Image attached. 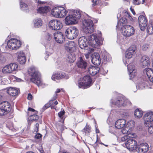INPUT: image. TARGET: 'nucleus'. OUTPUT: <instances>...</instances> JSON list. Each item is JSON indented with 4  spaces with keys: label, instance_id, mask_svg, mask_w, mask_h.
Listing matches in <instances>:
<instances>
[{
    "label": "nucleus",
    "instance_id": "b1692460",
    "mask_svg": "<svg viewBox=\"0 0 153 153\" xmlns=\"http://www.w3.org/2000/svg\"><path fill=\"white\" fill-rule=\"evenodd\" d=\"M77 67L81 69H85L87 67V63L81 57H80L76 63Z\"/></svg>",
    "mask_w": 153,
    "mask_h": 153
},
{
    "label": "nucleus",
    "instance_id": "7c9ffc66",
    "mask_svg": "<svg viewBox=\"0 0 153 153\" xmlns=\"http://www.w3.org/2000/svg\"><path fill=\"white\" fill-rule=\"evenodd\" d=\"M147 32L149 34L153 33V21L150 20L147 28Z\"/></svg>",
    "mask_w": 153,
    "mask_h": 153
},
{
    "label": "nucleus",
    "instance_id": "a18cd8bd",
    "mask_svg": "<svg viewBox=\"0 0 153 153\" xmlns=\"http://www.w3.org/2000/svg\"><path fill=\"white\" fill-rule=\"evenodd\" d=\"M136 70H133V71H131V72H129V75L131 78H133L136 75Z\"/></svg>",
    "mask_w": 153,
    "mask_h": 153
},
{
    "label": "nucleus",
    "instance_id": "de8ad7c7",
    "mask_svg": "<svg viewBox=\"0 0 153 153\" xmlns=\"http://www.w3.org/2000/svg\"><path fill=\"white\" fill-rule=\"evenodd\" d=\"M65 112L64 111V110L63 109V110L62 111L61 110L60 112L58 113V116L60 118H62L63 117V115L65 114Z\"/></svg>",
    "mask_w": 153,
    "mask_h": 153
},
{
    "label": "nucleus",
    "instance_id": "9b49d317",
    "mask_svg": "<svg viewBox=\"0 0 153 153\" xmlns=\"http://www.w3.org/2000/svg\"><path fill=\"white\" fill-rule=\"evenodd\" d=\"M122 34L126 37L131 36L134 33V28L131 26L126 25L121 27Z\"/></svg>",
    "mask_w": 153,
    "mask_h": 153
},
{
    "label": "nucleus",
    "instance_id": "39448f33",
    "mask_svg": "<svg viewBox=\"0 0 153 153\" xmlns=\"http://www.w3.org/2000/svg\"><path fill=\"white\" fill-rule=\"evenodd\" d=\"M110 102L119 107L130 105L131 104L128 100L120 96L113 98L111 100Z\"/></svg>",
    "mask_w": 153,
    "mask_h": 153
},
{
    "label": "nucleus",
    "instance_id": "6ab92c4d",
    "mask_svg": "<svg viewBox=\"0 0 153 153\" xmlns=\"http://www.w3.org/2000/svg\"><path fill=\"white\" fill-rule=\"evenodd\" d=\"M52 79L56 81V80H59L62 78L67 79L69 78L68 76L64 73H57L53 74L52 76Z\"/></svg>",
    "mask_w": 153,
    "mask_h": 153
},
{
    "label": "nucleus",
    "instance_id": "dca6fc26",
    "mask_svg": "<svg viewBox=\"0 0 153 153\" xmlns=\"http://www.w3.org/2000/svg\"><path fill=\"white\" fill-rule=\"evenodd\" d=\"M138 19L140 27L141 30L144 31L147 25V19L142 15L139 16Z\"/></svg>",
    "mask_w": 153,
    "mask_h": 153
},
{
    "label": "nucleus",
    "instance_id": "1a4fd4ad",
    "mask_svg": "<svg viewBox=\"0 0 153 153\" xmlns=\"http://www.w3.org/2000/svg\"><path fill=\"white\" fill-rule=\"evenodd\" d=\"M11 106L10 103L4 101L0 103V115L4 116L10 111Z\"/></svg>",
    "mask_w": 153,
    "mask_h": 153
},
{
    "label": "nucleus",
    "instance_id": "4c0bfd02",
    "mask_svg": "<svg viewBox=\"0 0 153 153\" xmlns=\"http://www.w3.org/2000/svg\"><path fill=\"white\" fill-rule=\"evenodd\" d=\"M82 131V132L85 133L86 135H88L91 131V127L89 125H88L87 123L85 127Z\"/></svg>",
    "mask_w": 153,
    "mask_h": 153
},
{
    "label": "nucleus",
    "instance_id": "bf43d9fd",
    "mask_svg": "<svg viewBox=\"0 0 153 153\" xmlns=\"http://www.w3.org/2000/svg\"><path fill=\"white\" fill-rule=\"evenodd\" d=\"M125 13H126L127 15L126 16H128V18H129V19L131 21H132L133 19L131 17V16H130V13L128 12L127 11H126Z\"/></svg>",
    "mask_w": 153,
    "mask_h": 153
},
{
    "label": "nucleus",
    "instance_id": "e2e57ef3",
    "mask_svg": "<svg viewBox=\"0 0 153 153\" xmlns=\"http://www.w3.org/2000/svg\"><path fill=\"white\" fill-rule=\"evenodd\" d=\"M39 124L38 123H36L35 125V126L36 127V128L35 129V131L36 132L38 131V128H39Z\"/></svg>",
    "mask_w": 153,
    "mask_h": 153
},
{
    "label": "nucleus",
    "instance_id": "393cba45",
    "mask_svg": "<svg viewBox=\"0 0 153 153\" xmlns=\"http://www.w3.org/2000/svg\"><path fill=\"white\" fill-rule=\"evenodd\" d=\"M141 64L143 67L148 66L150 65V60L149 56H142L140 60Z\"/></svg>",
    "mask_w": 153,
    "mask_h": 153
},
{
    "label": "nucleus",
    "instance_id": "37998d69",
    "mask_svg": "<svg viewBox=\"0 0 153 153\" xmlns=\"http://www.w3.org/2000/svg\"><path fill=\"white\" fill-rule=\"evenodd\" d=\"M53 53V50L52 48H51L49 49H47L46 51V54L48 56Z\"/></svg>",
    "mask_w": 153,
    "mask_h": 153
},
{
    "label": "nucleus",
    "instance_id": "ea45409f",
    "mask_svg": "<svg viewBox=\"0 0 153 153\" xmlns=\"http://www.w3.org/2000/svg\"><path fill=\"white\" fill-rule=\"evenodd\" d=\"M127 22L126 19L125 18H122L120 19L119 21L118 22L116 26V27L117 28L119 27V25L120 24V25L121 24H122V25L123 27L124 26L123 25H124Z\"/></svg>",
    "mask_w": 153,
    "mask_h": 153
},
{
    "label": "nucleus",
    "instance_id": "c03bdc74",
    "mask_svg": "<svg viewBox=\"0 0 153 153\" xmlns=\"http://www.w3.org/2000/svg\"><path fill=\"white\" fill-rule=\"evenodd\" d=\"M128 128H123L121 130L122 132L124 134H133V133H129V131H128Z\"/></svg>",
    "mask_w": 153,
    "mask_h": 153
},
{
    "label": "nucleus",
    "instance_id": "3c124183",
    "mask_svg": "<svg viewBox=\"0 0 153 153\" xmlns=\"http://www.w3.org/2000/svg\"><path fill=\"white\" fill-rule=\"evenodd\" d=\"M7 126L10 129L12 130L13 129V124L11 123L9 124H8L7 125Z\"/></svg>",
    "mask_w": 153,
    "mask_h": 153
},
{
    "label": "nucleus",
    "instance_id": "e433bc0d",
    "mask_svg": "<svg viewBox=\"0 0 153 153\" xmlns=\"http://www.w3.org/2000/svg\"><path fill=\"white\" fill-rule=\"evenodd\" d=\"M134 115L135 118H140L143 115V112L139 109H136L134 112Z\"/></svg>",
    "mask_w": 153,
    "mask_h": 153
},
{
    "label": "nucleus",
    "instance_id": "a211bd4d",
    "mask_svg": "<svg viewBox=\"0 0 153 153\" xmlns=\"http://www.w3.org/2000/svg\"><path fill=\"white\" fill-rule=\"evenodd\" d=\"M75 44L73 41H66L65 43V47L68 52H72L75 49Z\"/></svg>",
    "mask_w": 153,
    "mask_h": 153
},
{
    "label": "nucleus",
    "instance_id": "4be33fe9",
    "mask_svg": "<svg viewBox=\"0 0 153 153\" xmlns=\"http://www.w3.org/2000/svg\"><path fill=\"white\" fill-rule=\"evenodd\" d=\"M145 123L149 124L153 121V112H149L147 113L144 116Z\"/></svg>",
    "mask_w": 153,
    "mask_h": 153
},
{
    "label": "nucleus",
    "instance_id": "412c9836",
    "mask_svg": "<svg viewBox=\"0 0 153 153\" xmlns=\"http://www.w3.org/2000/svg\"><path fill=\"white\" fill-rule=\"evenodd\" d=\"M55 41L61 44L64 40L63 35L62 32H56L53 34Z\"/></svg>",
    "mask_w": 153,
    "mask_h": 153
},
{
    "label": "nucleus",
    "instance_id": "ddd939ff",
    "mask_svg": "<svg viewBox=\"0 0 153 153\" xmlns=\"http://www.w3.org/2000/svg\"><path fill=\"white\" fill-rule=\"evenodd\" d=\"M50 28L54 30H58L63 27L62 23L60 21L53 20L50 21L49 24Z\"/></svg>",
    "mask_w": 153,
    "mask_h": 153
},
{
    "label": "nucleus",
    "instance_id": "0e129e2a",
    "mask_svg": "<svg viewBox=\"0 0 153 153\" xmlns=\"http://www.w3.org/2000/svg\"><path fill=\"white\" fill-rule=\"evenodd\" d=\"M57 94H55L54 95H53V97L52 98L51 100H53L54 101L57 98Z\"/></svg>",
    "mask_w": 153,
    "mask_h": 153
},
{
    "label": "nucleus",
    "instance_id": "7ed1b4c3",
    "mask_svg": "<svg viewBox=\"0 0 153 153\" xmlns=\"http://www.w3.org/2000/svg\"><path fill=\"white\" fill-rule=\"evenodd\" d=\"M81 15L80 10H74L72 14L67 16L65 19L66 25H70L76 23L78 20L80 19Z\"/></svg>",
    "mask_w": 153,
    "mask_h": 153
},
{
    "label": "nucleus",
    "instance_id": "0eeeda50",
    "mask_svg": "<svg viewBox=\"0 0 153 153\" xmlns=\"http://www.w3.org/2000/svg\"><path fill=\"white\" fill-rule=\"evenodd\" d=\"M18 65L15 63H11L6 65L2 69L4 74H15L18 71Z\"/></svg>",
    "mask_w": 153,
    "mask_h": 153
},
{
    "label": "nucleus",
    "instance_id": "2f4dec72",
    "mask_svg": "<svg viewBox=\"0 0 153 153\" xmlns=\"http://www.w3.org/2000/svg\"><path fill=\"white\" fill-rule=\"evenodd\" d=\"M50 9L49 7H42L39 8L37 11L39 13H46L49 11Z\"/></svg>",
    "mask_w": 153,
    "mask_h": 153
},
{
    "label": "nucleus",
    "instance_id": "f704fd0d",
    "mask_svg": "<svg viewBox=\"0 0 153 153\" xmlns=\"http://www.w3.org/2000/svg\"><path fill=\"white\" fill-rule=\"evenodd\" d=\"M111 56L108 54H106L103 55V62L105 64L111 60Z\"/></svg>",
    "mask_w": 153,
    "mask_h": 153
},
{
    "label": "nucleus",
    "instance_id": "f03ea898",
    "mask_svg": "<svg viewBox=\"0 0 153 153\" xmlns=\"http://www.w3.org/2000/svg\"><path fill=\"white\" fill-rule=\"evenodd\" d=\"M28 73L31 76L30 81L36 85L38 87L41 86L42 82L40 78L39 73L34 67H31L28 70Z\"/></svg>",
    "mask_w": 153,
    "mask_h": 153
},
{
    "label": "nucleus",
    "instance_id": "49530a36",
    "mask_svg": "<svg viewBox=\"0 0 153 153\" xmlns=\"http://www.w3.org/2000/svg\"><path fill=\"white\" fill-rule=\"evenodd\" d=\"M132 2L134 5H138L141 3L140 0H132Z\"/></svg>",
    "mask_w": 153,
    "mask_h": 153
},
{
    "label": "nucleus",
    "instance_id": "a878e982",
    "mask_svg": "<svg viewBox=\"0 0 153 153\" xmlns=\"http://www.w3.org/2000/svg\"><path fill=\"white\" fill-rule=\"evenodd\" d=\"M126 121L123 119L118 120L115 123V126L118 129L123 128L125 125Z\"/></svg>",
    "mask_w": 153,
    "mask_h": 153
},
{
    "label": "nucleus",
    "instance_id": "09e8293b",
    "mask_svg": "<svg viewBox=\"0 0 153 153\" xmlns=\"http://www.w3.org/2000/svg\"><path fill=\"white\" fill-rule=\"evenodd\" d=\"M5 97V94L3 91H0V101Z\"/></svg>",
    "mask_w": 153,
    "mask_h": 153
},
{
    "label": "nucleus",
    "instance_id": "5fc2aeb1",
    "mask_svg": "<svg viewBox=\"0 0 153 153\" xmlns=\"http://www.w3.org/2000/svg\"><path fill=\"white\" fill-rule=\"evenodd\" d=\"M149 47V46L147 44H145L143 46L142 49L144 51H146L148 48Z\"/></svg>",
    "mask_w": 153,
    "mask_h": 153
},
{
    "label": "nucleus",
    "instance_id": "4d7b16f0",
    "mask_svg": "<svg viewBox=\"0 0 153 153\" xmlns=\"http://www.w3.org/2000/svg\"><path fill=\"white\" fill-rule=\"evenodd\" d=\"M92 2L93 3L92 6H94L98 3V0H93Z\"/></svg>",
    "mask_w": 153,
    "mask_h": 153
},
{
    "label": "nucleus",
    "instance_id": "338daca9",
    "mask_svg": "<svg viewBox=\"0 0 153 153\" xmlns=\"http://www.w3.org/2000/svg\"><path fill=\"white\" fill-rule=\"evenodd\" d=\"M36 3H37L39 4H43L44 2H42L39 0H35Z\"/></svg>",
    "mask_w": 153,
    "mask_h": 153
},
{
    "label": "nucleus",
    "instance_id": "69168bd1",
    "mask_svg": "<svg viewBox=\"0 0 153 153\" xmlns=\"http://www.w3.org/2000/svg\"><path fill=\"white\" fill-rule=\"evenodd\" d=\"M48 103L49 104V105L51 106L53 103V100H51L49 101V102H48Z\"/></svg>",
    "mask_w": 153,
    "mask_h": 153
},
{
    "label": "nucleus",
    "instance_id": "5701e85b",
    "mask_svg": "<svg viewBox=\"0 0 153 153\" xmlns=\"http://www.w3.org/2000/svg\"><path fill=\"white\" fill-rule=\"evenodd\" d=\"M78 43L81 49H84L87 46L88 41L85 36H82L79 38Z\"/></svg>",
    "mask_w": 153,
    "mask_h": 153
},
{
    "label": "nucleus",
    "instance_id": "4468645a",
    "mask_svg": "<svg viewBox=\"0 0 153 153\" xmlns=\"http://www.w3.org/2000/svg\"><path fill=\"white\" fill-rule=\"evenodd\" d=\"M104 69L103 68H100L99 67L91 66L89 67L88 72L89 74L92 76H94L98 73L100 71V72H102V73L105 74L108 72V70H106L104 72H103Z\"/></svg>",
    "mask_w": 153,
    "mask_h": 153
},
{
    "label": "nucleus",
    "instance_id": "6e6d98bb",
    "mask_svg": "<svg viewBox=\"0 0 153 153\" xmlns=\"http://www.w3.org/2000/svg\"><path fill=\"white\" fill-rule=\"evenodd\" d=\"M147 84L146 82L145 84L144 83H142L141 84L139 85V86L140 87V88H143L145 87L146 85H147Z\"/></svg>",
    "mask_w": 153,
    "mask_h": 153
},
{
    "label": "nucleus",
    "instance_id": "8fccbe9b",
    "mask_svg": "<svg viewBox=\"0 0 153 153\" xmlns=\"http://www.w3.org/2000/svg\"><path fill=\"white\" fill-rule=\"evenodd\" d=\"M148 131L149 133L153 134V126H151L149 127Z\"/></svg>",
    "mask_w": 153,
    "mask_h": 153
},
{
    "label": "nucleus",
    "instance_id": "c9c22d12",
    "mask_svg": "<svg viewBox=\"0 0 153 153\" xmlns=\"http://www.w3.org/2000/svg\"><path fill=\"white\" fill-rule=\"evenodd\" d=\"M59 9L61 10L59 12V14L60 15L59 16V18H62L65 16L67 13V12L66 10L64 7H59Z\"/></svg>",
    "mask_w": 153,
    "mask_h": 153
},
{
    "label": "nucleus",
    "instance_id": "603ef678",
    "mask_svg": "<svg viewBox=\"0 0 153 153\" xmlns=\"http://www.w3.org/2000/svg\"><path fill=\"white\" fill-rule=\"evenodd\" d=\"M28 110L29 111L33 112L34 113V114H37L38 113V112L37 111L30 107L28 108Z\"/></svg>",
    "mask_w": 153,
    "mask_h": 153
},
{
    "label": "nucleus",
    "instance_id": "c756f323",
    "mask_svg": "<svg viewBox=\"0 0 153 153\" xmlns=\"http://www.w3.org/2000/svg\"><path fill=\"white\" fill-rule=\"evenodd\" d=\"M61 10L59 9V7H56L53 8L51 11V14L53 16L59 18V12L60 11H61Z\"/></svg>",
    "mask_w": 153,
    "mask_h": 153
},
{
    "label": "nucleus",
    "instance_id": "13d9d810",
    "mask_svg": "<svg viewBox=\"0 0 153 153\" xmlns=\"http://www.w3.org/2000/svg\"><path fill=\"white\" fill-rule=\"evenodd\" d=\"M50 106L49 104L47 103L42 108L44 110H45Z\"/></svg>",
    "mask_w": 153,
    "mask_h": 153
},
{
    "label": "nucleus",
    "instance_id": "052dcab7",
    "mask_svg": "<svg viewBox=\"0 0 153 153\" xmlns=\"http://www.w3.org/2000/svg\"><path fill=\"white\" fill-rule=\"evenodd\" d=\"M46 37L48 40H50L51 38V34L49 33H48Z\"/></svg>",
    "mask_w": 153,
    "mask_h": 153
},
{
    "label": "nucleus",
    "instance_id": "bb28decb",
    "mask_svg": "<svg viewBox=\"0 0 153 153\" xmlns=\"http://www.w3.org/2000/svg\"><path fill=\"white\" fill-rule=\"evenodd\" d=\"M18 60L20 64H23L25 62L26 57L25 53L23 52H20L18 56Z\"/></svg>",
    "mask_w": 153,
    "mask_h": 153
},
{
    "label": "nucleus",
    "instance_id": "f3484780",
    "mask_svg": "<svg viewBox=\"0 0 153 153\" xmlns=\"http://www.w3.org/2000/svg\"><path fill=\"white\" fill-rule=\"evenodd\" d=\"M149 149V146L147 143H143L137 146L135 151L139 153H145L148 151Z\"/></svg>",
    "mask_w": 153,
    "mask_h": 153
},
{
    "label": "nucleus",
    "instance_id": "9d476101",
    "mask_svg": "<svg viewBox=\"0 0 153 153\" xmlns=\"http://www.w3.org/2000/svg\"><path fill=\"white\" fill-rule=\"evenodd\" d=\"M21 45V42L16 39H11L8 41L7 43L8 48L12 50L17 49Z\"/></svg>",
    "mask_w": 153,
    "mask_h": 153
},
{
    "label": "nucleus",
    "instance_id": "f257e3e1",
    "mask_svg": "<svg viewBox=\"0 0 153 153\" xmlns=\"http://www.w3.org/2000/svg\"><path fill=\"white\" fill-rule=\"evenodd\" d=\"M102 36L101 32L99 31L97 34L94 33L88 36L89 43L92 47L97 48L99 46L102 44L103 39Z\"/></svg>",
    "mask_w": 153,
    "mask_h": 153
},
{
    "label": "nucleus",
    "instance_id": "2eb2a0df",
    "mask_svg": "<svg viewBox=\"0 0 153 153\" xmlns=\"http://www.w3.org/2000/svg\"><path fill=\"white\" fill-rule=\"evenodd\" d=\"M136 50V48L135 45L131 46L125 52V58L128 59L131 58L135 55Z\"/></svg>",
    "mask_w": 153,
    "mask_h": 153
},
{
    "label": "nucleus",
    "instance_id": "c85d7f7f",
    "mask_svg": "<svg viewBox=\"0 0 153 153\" xmlns=\"http://www.w3.org/2000/svg\"><path fill=\"white\" fill-rule=\"evenodd\" d=\"M7 92L9 95L12 96H15L18 94V91L17 89L11 87L9 88Z\"/></svg>",
    "mask_w": 153,
    "mask_h": 153
},
{
    "label": "nucleus",
    "instance_id": "a19ab883",
    "mask_svg": "<svg viewBox=\"0 0 153 153\" xmlns=\"http://www.w3.org/2000/svg\"><path fill=\"white\" fill-rule=\"evenodd\" d=\"M38 118V116L37 114H34L30 116L28 119V120L29 121H35L37 120Z\"/></svg>",
    "mask_w": 153,
    "mask_h": 153
},
{
    "label": "nucleus",
    "instance_id": "cd10ccee",
    "mask_svg": "<svg viewBox=\"0 0 153 153\" xmlns=\"http://www.w3.org/2000/svg\"><path fill=\"white\" fill-rule=\"evenodd\" d=\"M146 74L151 82H153V71L149 68H147L145 70Z\"/></svg>",
    "mask_w": 153,
    "mask_h": 153
},
{
    "label": "nucleus",
    "instance_id": "774afa93",
    "mask_svg": "<svg viewBox=\"0 0 153 153\" xmlns=\"http://www.w3.org/2000/svg\"><path fill=\"white\" fill-rule=\"evenodd\" d=\"M61 91H63V90L62 89H58L55 92V94H57V93H58L60 92Z\"/></svg>",
    "mask_w": 153,
    "mask_h": 153
},
{
    "label": "nucleus",
    "instance_id": "680f3d73",
    "mask_svg": "<svg viewBox=\"0 0 153 153\" xmlns=\"http://www.w3.org/2000/svg\"><path fill=\"white\" fill-rule=\"evenodd\" d=\"M32 96L31 94L29 93L28 94L27 96V99L29 100H31L32 99Z\"/></svg>",
    "mask_w": 153,
    "mask_h": 153
},
{
    "label": "nucleus",
    "instance_id": "79ce46f5",
    "mask_svg": "<svg viewBox=\"0 0 153 153\" xmlns=\"http://www.w3.org/2000/svg\"><path fill=\"white\" fill-rule=\"evenodd\" d=\"M127 68L129 72L135 70V67L133 63L129 64L127 66Z\"/></svg>",
    "mask_w": 153,
    "mask_h": 153
},
{
    "label": "nucleus",
    "instance_id": "473e14b6",
    "mask_svg": "<svg viewBox=\"0 0 153 153\" xmlns=\"http://www.w3.org/2000/svg\"><path fill=\"white\" fill-rule=\"evenodd\" d=\"M76 59L75 55L73 53H70L67 58V61L70 63H73Z\"/></svg>",
    "mask_w": 153,
    "mask_h": 153
},
{
    "label": "nucleus",
    "instance_id": "20e7f679",
    "mask_svg": "<svg viewBox=\"0 0 153 153\" xmlns=\"http://www.w3.org/2000/svg\"><path fill=\"white\" fill-rule=\"evenodd\" d=\"M93 21L90 19H85L82 22L83 31L86 34L91 33L94 30Z\"/></svg>",
    "mask_w": 153,
    "mask_h": 153
},
{
    "label": "nucleus",
    "instance_id": "aec40b11",
    "mask_svg": "<svg viewBox=\"0 0 153 153\" xmlns=\"http://www.w3.org/2000/svg\"><path fill=\"white\" fill-rule=\"evenodd\" d=\"M91 61L94 65H99L101 63L100 56L98 53H95L91 56Z\"/></svg>",
    "mask_w": 153,
    "mask_h": 153
},
{
    "label": "nucleus",
    "instance_id": "72a5a7b5",
    "mask_svg": "<svg viewBox=\"0 0 153 153\" xmlns=\"http://www.w3.org/2000/svg\"><path fill=\"white\" fill-rule=\"evenodd\" d=\"M34 26L35 27H39L42 25V22L40 18L36 19L34 21Z\"/></svg>",
    "mask_w": 153,
    "mask_h": 153
},
{
    "label": "nucleus",
    "instance_id": "6e6552de",
    "mask_svg": "<svg viewBox=\"0 0 153 153\" xmlns=\"http://www.w3.org/2000/svg\"><path fill=\"white\" fill-rule=\"evenodd\" d=\"M92 80L89 75L85 76L82 81H79L78 85L79 88H86L92 85Z\"/></svg>",
    "mask_w": 153,
    "mask_h": 153
},
{
    "label": "nucleus",
    "instance_id": "864d4df0",
    "mask_svg": "<svg viewBox=\"0 0 153 153\" xmlns=\"http://www.w3.org/2000/svg\"><path fill=\"white\" fill-rule=\"evenodd\" d=\"M42 135L39 133H38L35 136V138L36 139H39L42 137Z\"/></svg>",
    "mask_w": 153,
    "mask_h": 153
},
{
    "label": "nucleus",
    "instance_id": "423d86ee",
    "mask_svg": "<svg viewBox=\"0 0 153 153\" xmlns=\"http://www.w3.org/2000/svg\"><path fill=\"white\" fill-rule=\"evenodd\" d=\"M65 35L67 38L73 39L77 37L79 34V31L75 27H70L65 30Z\"/></svg>",
    "mask_w": 153,
    "mask_h": 153
},
{
    "label": "nucleus",
    "instance_id": "58836bf2",
    "mask_svg": "<svg viewBox=\"0 0 153 153\" xmlns=\"http://www.w3.org/2000/svg\"><path fill=\"white\" fill-rule=\"evenodd\" d=\"M135 136L136 134H128L121 138V140L122 141L126 140V141L129 138L134 137Z\"/></svg>",
    "mask_w": 153,
    "mask_h": 153
},
{
    "label": "nucleus",
    "instance_id": "f8f14e48",
    "mask_svg": "<svg viewBox=\"0 0 153 153\" xmlns=\"http://www.w3.org/2000/svg\"><path fill=\"white\" fill-rule=\"evenodd\" d=\"M134 137L129 138L128 139L125 144V146L130 150L133 151L137 149V142L134 139Z\"/></svg>",
    "mask_w": 153,
    "mask_h": 153
}]
</instances>
